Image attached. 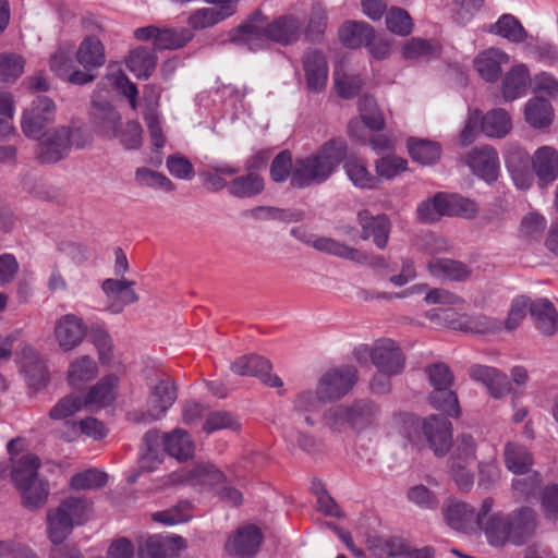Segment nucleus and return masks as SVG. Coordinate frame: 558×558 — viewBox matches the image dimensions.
<instances>
[{
	"mask_svg": "<svg viewBox=\"0 0 558 558\" xmlns=\"http://www.w3.org/2000/svg\"><path fill=\"white\" fill-rule=\"evenodd\" d=\"M303 35V21L294 14H283L271 22L260 10H255L242 24L230 32V41L248 46L251 50L260 47L265 39L282 46L293 45Z\"/></svg>",
	"mask_w": 558,
	"mask_h": 558,
	"instance_id": "nucleus-1",
	"label": "nucleus"
},
{
	"mask_svg": "<svg viewBox=\"0 0 558 558\" xmlns=\"http://www.w3.org/2000/svg\"><path fill=\"white\" fill-rule=\"evenodd\" d=\"M347 155L342 138H331L306 157L296 158L291 175V186L304 189L327 181Z\"/></svg>",
	"mask_w": 558,
	"mask_h": 558,
	"instance_id": "nucleus-2",
	"label": "nucleus"
},
{
	"mask_svg": "<svg viewBox=\"0 0 558 558\" xmlns=\"http://www.w3.org/2000/svg\"><path fill=\"white\" fill-rule=\"evenodd\" d=\"M36 148V158L41 163H56L64 159L72 147L82 149L92 144L90 133L81 126H59L46 132L39 138Z\"/></svg>",
	"mask_w": 558,
	"mask_h": 558,
	"instance_id": "nucleus-3",
	"label": "nucleus"
},
{
	"mask_svg": "<svg viewBox=\"0 0 558 558\" xmlns=\"http://www.w3.org/2000/svg\"><path fill=\"white\" fill-rule=\"evenodd\" d=\"M90 505L86 499L69 497L56 509L47 512V532L54 545H60L75 525L85 523L90 517Z\"/></svg>",
	"mask_w": 558,
	"mask_h": 558,
	"instance_id": "nucleus-4",
	"label": "nucleus"
},
{
	"mask_svg": "<svg viewBox=\"0 0 558 558\" xmlns=\"http://www.w3.org/2000/svg\"><path fill=\"white\" fill-rule=\"evenodd\" d=\"M177 400V388L169 378H160L150 387L146 410H134L126 414L134 424H149L161 420Z\"/></svg>",
	"mask_w": 558,
	"mask_h": 558,
	"instance_id": "nucleus-5",
	"label": "nucleus"
},
{
	"mask_svg": "<svg viewBox=\"0 0 558 558\" xmlns=\"http://www.w3.org/2000/svg\"><path fill=\"white\" fill-rule=\"evenodd\" d=\"M476 524L485 533L492 546L500 547L511 543L510 522L508 514L493 512V499L486 498L476 513Z\"/></svg>",
	"mask_w": 558,
	"mask_h": 558,
	"instance_id": "nucleus-6",
	"label": "nucleus"
},
{
	"mask_svg": "<svg viewBox=\"0 0 558 558\" xmlns=\"http://www.w3.org/2000/svg\"><path fill=\"white\" fill-rule=\"evenodd\" d=\"M357 380V369L342 365L326 372L317 384V395L323 401H335L345 396Z\"/></svg>",
	"mask_w": 558,
	"mask_h": 558,
	"instance_id": "nucleus-7",
	"label": "nucleus"
},
{
	"mask_svg": "<svg viewBox=\"0 0 558 558\" xmlns=\"http://www.w3.org/2000/svg\"><path fill=\"white\" fill-rule=\"evenodd\" d=\"M56 118V105L46 96H38L22 116V131L31 138H39Z\"/></svg>",
	"mask_w": 558,
	"mask_h": 558,
	"instance_id": "nucleus-8",
	"label": "nucleus"
},
{
	"mask_svg": "<svg viewBox=\"0 0 558 558\" xmlns=\"http://www.w3.org/2000/svg\"><path fill=\"white\" fill-rule=\"evenodd\" d=\"M371 361L379 373L388 377L402 373L405 355L398 343L388 338L376 340L369 349Z\"/></svg>",
	"mask_w": 558,
	"mask_h": 558,
	"instance_id": "nucleus-9",
	"label": "nucleus"
},
{
	"mask_svg": "<svg viewBox=\"0 0 558 558\" xmlns=\"http://www.w3.org/2000/svg\"><path fill=\"white\" fill-rule=\"evenodd\" d=\"M412 425L415 428H421L429 447L438 457H444L448 453L451 447V422L441 415H430L424 421L418 418H411Z\"/></svg>",
	"mask_w": 558,
	"mask_h": 558,
	"instance_id": "nucleus-10",
	"label": "nucleus"
},
{
	"mask_svg": "<svg viewBox=\"0 0 558 558\" xmlns=\"http://www.w3.org/2000/svg\"><path fill=\"white\" fill-rule=\"evenodd\" d=\"M88 327L82 317L75 314L60 316L53 326V337L59 348L69 352L76 349L87 336Z\"/></svg>",
	"mask_w": 558,
	"mask_h": 558,
	"instance_id": "nucleus-11",
	"label": "nucleus"
},
{
	"mask_svg": "<svg viewBox=\"0 0 558 558\" xmlns=\"http://www.w3.org/2000/svg\"><path fill=\"white\" fill-rule=\"evenodd\" d=\"M90 120L94 129L101 136L111 140L119 135L122 118L109 101L94 98L90 108Z\"/></svg>",
	"mask_w": 558,
	"mask_h": 558,
	"instance_id": "nucleus-12",
	"label": "nucleus"
},
{
	"mask_svg": "<svg viewBox=\"0 0 558 558\" xmlns=\"http://www.w3.org/2000/svg\"><path fill=\"white\" fill-rule=\"evenodd\" d=\"M270 369V362L256 354L240 356L231 364V371L239 376H255L269 387H281L282 380Z\"/></svg>",
	"mask_w": 558,
	"mask_h": 558,
	"instance_id": "nucleus-13",
	"label": "nucleus"
},
{
	"mask_svg": "<svg viewBox=\"0 0 558 558\" xmlns=\"http://www.w3.org/2000/svg\"><path fill=\"white\" fill-rule=\"evenodd\" d=\"M466 163L474 174L486 182L496 181L499 174V157L497 150L488 145L474 147L466 156Z\"/></svg>",
	"mask_w": 558,
	"mask_h": 558,
	"instance_id": "nucleus-14",
	"label": "nucleus"
},
{
	"mask_svg": "<svg viewBox=\"0 0 558 558\" xmlns=\"http://www.w3.org/2000/svg\"><path fill=\"white\" fill-rule=\"evenodd\" d=\"M134 286L135 281L125 278H108L102 281L101 289L111 301L108 305L111 313L119 314L125 305L134 304L140 300L138 294L133 289Z\"/></svg>",
	"mask_w": 558,
	"mask_h": 558,
	"instance_id": "nucleus-15",
	"label": "nucleus"
},
{
	"mask_svg": "<svg viewBox=\"0 0 558 558\" xmlns=\"http://www.w3.org/2000/svg\"><path fill=\"white\" fill-rule=\"evenodd\" d=\"M357 221L361 227V239H372L375 245L383 250L387 246L391 222L385 214L373 216L368 210L357 214Z\"/></svg>",
	"mask_w": 558,
	"mask_h": 558,
	"instance_id": "nucleus-16",
	"label": "nucleus"
},
{
	"mask_svg": "<svg viewBox=\"0 0 558 558\" xmlns=\"http://www.w3.org/2000/svg\"><path fill=\"white\" fill-rule=\"evenodd\" d=\"M186 547L185 541L179 535H149L138 542L140 558H166L178 554Z\"/></svg>",
	"mask_w": 558,
	"mask_h": 558,
	"instance_id": "nucleus-17",
	"label": "nucleus"
},
{
	"mask_svg": "<svg viewBox=\"0 0 558 558\" xmlns=\"http://www.w3.org/2000/svg\"><path fill=\"white\" fill-rule=\"evenodd\" d=\"M302 63L308 90L314 93L323 90L328 76L327 60L324 53L318 49H308L303 54Z\"/></svg>",
	"mask_w": 558,
	"mask_h": 558,
	"instance_id": "nucleus-18",
	"label": "nucleus"
},
{
	"mask_svg": "<svg viewBox=\"0 0 558 558\" xmlns=\"http://www.w3.org/2000/svg\"><path fill=\"white\" fill-rule=\"evenodd\" d=\"M263 535L258 527L247 525L240 529L226 544L227 551L239 558H251L256 555L262 544Z\"/></svg>",
	"mask_w": 558,
	"mask_h": 558,
	"instance_id": "nucleus-19",
	"label": "nucleus"
},
{
	"mask_svg": "<svg viewBox=\"0 0 558 558\" xmlns=\"http://www.w3.org/2000/svg\"><path fill=\"white\" fill-rule=\"evenodd\" d=\"M171 480L177 484L215 485L222 482L225 475L213 464L201 463L172 473Z\"/></svg>",
	"mask_w": 558,
	"mask_h": 558,
	"instance_id": "nucleus-20",
	"label": "nucleus"
},
{
	"mask_svg": "<svg viewBox=\"0 0 558 558\" xmlns=\"http://www.w3.org/2000/svg\"><path fill=\"white\" fill-rule=\"evenodd\" d=\"M532 167L541 185L553 183L558 179V150L551 146L537 148Z\"/></svg>",
	"mask_w": 558,
	"mask_h": 558,
	"instance_id": "nucleus-21",
	"label": "nucleus"
},
{
	"mask_svg": "<svg viewBox=\"0 0 558 558\" xmlns=\"http://www.w3.org/2000/svg\"><path fill=\"white\" fill-rule=\"evenodd\" d=\"M21 367L31 387L39 389L48 381V371L44 360L29 345H25L22 349Z\"/></svg>",
	"mask_w": 558,
	"mask_h": 558,
	"instance_id": "nucleus-22",
	"label": "nucleus"
},
{
	"mask_svg": "<svg viewBox=\"0 0 558 558\" xmlns=\"http://www.w3.org/2000/svg\"><path fill=\"white\" fill-rule=\"evenodd\" d=\"M510 522L511 543L523 545L535 532V511L529 507H522L508 514Z\"/></svg>",
	"mask_w": 558,
	"mask_h": 558,
	"instance_id": "nucleus-23",
	"label": "nucleus"
},
{
	"mask_svg": "<svg viewBox=\"0 0 558 558\" xmlns=\"http://www.w3.org/2000/svg\"><path fill=\"white\" fill-rule=\"evenodd\" d=\"M470 376L472 379L483 383L490 395L497 399L506 396L511 389L508 377L494 367L475 365L471 367Z\"/></svg>",
	"mask_w": 558,
	"mask_h": 558,
	"instance_id": "nucleus-24",
	"label": "nucleus"
},
{
	"mask_svg": "<svg viewBox=\"0 0 558 558\" xmlns=\"http://www.w3.org/2000/svg\"><path fill=\"white\" fill-rule=\"evenodd\" d=\"M509 62L502 50L490 48L481 52L474 60L478 74L487 82H496L501 74V65Z\"/></svg>",
	"mask_w": 558,
	"mask_h": 558,
	"instance_id": "nucleus-25",
	"label": "nucleus"
},
{
	"mask_svg": "<svg viewBox=\"0 0 558 558\" xmlns=\"http://www.w3.org/2000/svg\"><path fill=\"white\" fill-rule=\"evenodd\" d=\"M436 201L442 216L474 218L477 214L476 204L458 194L437 193Z\"/></svg>",
	"mask_w": 558,
	"mask_h": 558,
	"instance_id": "nucleus-26",
	"label": "nucleus"
},
{
	"mask_svg": "<svg viewBox=\"0 0 558 558\" xmlns=\"http://www.w3.org/2000/svg\"><path fill=\"white\" fill-rule=\"evenodd\" d=\"M235 12L234 5H221L197 9L187 19L189 26L194 31L213 27Z\"/></svg>",
	"mask_w": 558,
	"mask_h": 558,
	"instance_id": "nucleus-27",
	"label": "nucleus"
},
{
	"mask_svg": "<svg viewBox=\"0 0 558 558\" xmlns=\"http://www.w3.org/2000/svg\"><path fill=\"white\" fill-rule=\"evenodd\" d=\"M427 269L436 278L452 281H464L472 272L468 265L449 258H433L428 262Z\"/></svg>",
	"mask_w": 558,
	"mask_h": 558,
	"instance_id": "nucleus-28",
	"label": "nucleus"
},
{
	"mask_svg": "<svg viewBox=\"0 0 558 558\" xmlns=\"http://www.w3.org/2000/svg\"><path fill=\"white\" fill-rule=\"evenodd\" d=\"M527 306L537 329L546 336L553 335L558 324L554 304L546 299H539L531 302Z\"/></svg>",
	"mask_w": 558,
	"mask_h": 558,
	"instance_id": "nucleus-29",
	"label": "nucleus"
},
{
	"mask_svg": "<svg viewBox=\"0 0 558 558\" xmlns=\"http://www.w3.org/2000/svg\"><path fill=\"white\" fill-rule=\"evenodd\" d=\"M76 60L85 70H97L106 63L105 46L97 37L88 36L80 44Z\"/></svg>",
	"mask_w": 558,
	"mask_h": 558,
	"instance_id": "nucleus-30",
	"label": "nucleus"
},
{
	"mask_svg": "<svg viewBox=\"0 0 558 558\" xmlns=\"http://www.w3.org/2000/svg\"><path fill=\"white\" fill-rule=\"evenodd\" d=\"M119 378L108 375L93 386L84 399L85 407L104 408L111 404L117 395Z\"/></svg>",
	"mask_w": 558,
	"mask_h": 558,
	"instance_id": "nucleus-31",
	"label": "nucleus"
},
{
	"mask_svg": "<svg viewBox=\"0 0 558 558\" xmlns=\"http://www.w3.org/2000/svg\"><path fill=\"white\" fill-rule=\"evenodd\" d=\"M374 28L363 21H347L339 29L341 43L349 48H360L374 39Z\"/></svg>",
	"mask_w": 558,
	"mask_h": 558,
	"instance_id": "nucleus-32",
	"label": "nucleus"
},
{
	"mask_svg": "<svg viewBox=\"0 0 558 558\" xmlns=\"http://www.w3.org/2000/svg\"><path fill=\"white\" fill-rule=\"evenodd\" d=\"M380 410L371 400H359L350 405L349 425L355 430H363L378 422Z\"/></svg>",
	"mask_w": 558,
	"mask_h": 558,
	"instance_id": "nucleus-33",
	"label": "nucleus"
},
{
	"mask_svg": "<svg viewBox=\"0 0 558 558\" xmlns=\"http://www.w3.org/2000/svg\"><path fill=\"white\" fill-rule=\"evenodd\" d=\"M447 524L453 530L468 532L476 522V513L465 502H452L442 509Z\"/></svg>",
	"mask_w": 558,
	"mask_h": 558,
	"instance_id": "nucleus-34",
	"label": "nucleus"
},
{
	"mask_svg": "<svg viewBox=\"0 0 558 558\" xmlns=\"http://www.w3.org/2000/svg\"><path fill=\"white\" fill-rule=\"evenodd\" d=\"M407 147L411 158L423 166L437 163L441 156V147L434 141L411 137Z\"/></svg>",
	"mask_w": 558,
	"mask_h": 558,
	"instance_id": "nucleus-35",
	"label": "nucleus"
},
{
	"mask_svg": "<svg viewBox=\"0 0 558 558\" xmlns=\"http://www.w3.org/2000/svg\"><path fill=\"white\" fill-rule=\"evenodd\" d=\"M530 83L529 70L524 64L512 66L502 80V95L507 101L514 100L525 93Z\"/></svg>",
	"mask_w": 558,
	"mask_h": 558,
	"instance_id": "nucleus-36",
	"label": "nucleus"
},
{
	"mask_svg": "<svg viewBox=\"0 0 558 558\" xmlns=\"http://www.w3.org/2000/svg\"><path fill=\"white\" fill-rule=\"evenodd\" d=\"M264 179L256 172L238 175L228 183V192L238 198H251L264 191Z\"/></svg>",
	"mask_w": 558,
	"mask_h": 558,
	"instance_id": "nucleus-37",
	"label": "nucleus"
},
{
	"mask_svg": "<svg viewBox=\"0 0 558 558\" xmlns=\"http://www.w3.org/2000/svg\"><path fill=\"white\" fill-rule=\"evenodd\" d=\"M40 459L34 453H27L13 462L11 478L14 486L24 487L37 478L40 468Z\"/></svg>",
	"mask_w": 558,
	"mask_h": 558,
	"instance_id": "nucleus-38",
	"label": "nucleus"
},
{
	"mask_svg": "<svg viewBox=\"0 0 558 558\" xmlns=\"http://www.w3.org/2000/svg\"><path fill=\"white\" fill-rule=\"evenodd\" d=\"M511 128V118L502 108L492 109L482 116V132L488 137L502 138Z\"/></svg>",
	"mask_w": 558,
	"mask_h": 558,
	"instance_id": "nucleus-39",
	"label": "nucleus"
},
{
	"mask_svg": "<svg viewBox=\"0 0 558 558\" xmlns=\"http://www.w3.org/2000/svg\"><path fill=\"white\" fill-rule=\"evenodd\" d=\"M313 247L317 251L325 252L340 258L350 259L355 263H364L367 260L366 253L327 236L315 238L313 241Z\"/></svg>",
	"mask_w": 558,
	"mask_h": 558,
	"instance_id": "nucleus-40",
	"label": "nucleus"
},
{
	"mask_svg": "<svg viewBox=\"0 0 558 558\" xmlns=\"http://www.w3.org/2000/svg\"><path fill=\"white\" fill-rule=\"evenodd\" d=\"M504 457L507 469L518 475L529 473L533 465L532 454L526 447L517 442L505 446Z\"/></svg>",
	"mask_w": 558,
	"mask_h": 558,
	"instance_id": "nucleus-41",
	"label": "nucleus"
},
{
	"mask_svg": "<svg viewBox=\"0 0 558 558\" xmlns=\"http://www.w3.org/2000/svg\"><path fill=\"white\" fill-rule=\"evenodd\" d=\"M157 65V57L146 47H137L130 51L126 59L128 69L138 78L147 80Z\"/></svg>",
	"mask_w": 558,
	"mask_h": 558,
	"instance_id": "nucleus-42",
	"label": "nucleus"
},
{
	"mask_svg": "<svg viewBox=\"0 0 558 558\" xmlns=\"http://www.w3.org/2000/svg\"><path fill=\"white\" fill-rule=\"evenodd\" d=\"M328 17L325 8L319 2L311 4L306 25L303 24V35L310 43L322 41L327 28Z\"/></svg>",
	"mask_w": 558,
	"mask_h": 558,
	"instance_id": "nucleus-43",
	"label": "nucleus"
},
{
	"mask_svg": "<svg viewBox=\"0 0 558 558\" xmlns=\"http://www.w3.org/2000/svg\"><path fill=\"white\" fill-rule=\"evenodd\" d=\"M16 489L21 494L22 505L31 510L43 507L49 496V484L40 477Z\"/></svg>",
	"mask_w": 558,
	"mask_h": 558,
	"instance_id": "nucleus-44",
	"label": "nucleus"
},
{
	"mask_svg": "<svg viewBox=\"0 0 558 558\" xmlns=\"http://www.w3.org/2000/svg\"><path fill=\"white\" fill-rule=\"evenodd\" d=\"M488 32L517 44L527 38V33L520 21L511 14L501 15L496 23L488 27Z\"/></svg>",
	"mask_w": 558,
	"mask_h": 558,
	"instance_id": "nucleus-45",
	"label": "nucleus"
},
{
	"mask_svg": "<svg viewBox=\"0 0 558 558\" xmlns=\"http://www.w3.org/2000/svg\"><path fill=\"white\" fill-rule=\"evenodd\" d=\"M454 328L472 333H495L502 329V322L478 314L461 318Z\"/></svg>",
	"mask_w": 558,
	"mask_h": 558,
	"instance_id": "nucleus-46",
	"label": "nucleus"
},
{
	"mask_svg": "<svg viewBox=\"0 0 558 558\" xmlns=\"http://www.w3.org/2000/svg\"><path fill=\"white\" fill-rule=\"evenodd\" d=\"M165 449L178 460H186L193 456L194 444L187 432L177 428L165 436Z\"/></svg>",
	"mask_w": 558,
	"mask_h": 558,
	"instance_id": "nucleus-47",
	"label": "nucleus"
},
{
	"mask_svg": "<svg viewBox=\"0 0 558 558\" xmlns=\"http://www.w3.org/2000/svg\"><path fill=\"white\" fill-rule=\"evenodd\" d=\"M525 120L534 128H544L550 124L553 109L550 102L541 97L530 99L525 106Z\"/></svg>",
	"mask_w": 558,
	"mask_h": 558,
	"instance_id": "nucleus-48",
	"label": "nucleus"
},
{
	"mask_svg": "<svg viewBox=\"0 0 558 558\" xmlns=\"http://www.w3.org/2000/svg\"><path fill=\"white\" fill-rule=\"evenodd\" d=\"M451 387L452 386L434 388L428 399L436 410L442 411L450 416H459L460 408L458 397Z\"/></svg>",
	"mask_w": 558,
	"mask_h": 558,
	"instance_id": "nucleus-49",
	"label": "nucleus"
},
{
	"mask_svg": "<svg viewBox=\"0 0 558 558\" xmlns=\"http://www.w3.org/2000/svg\"><path fill=\"white\" fill-rule=\"evenodd\" d=\"M193 37L192 31L184 27L159 29L156 48L159 50L179 49L191 41Z\"/></svg>",
	"mask_w": 558,
	"mask_h": 558,
	"instance_id": "nucleus-50",
	"label": "nucleus"
},
{
	"mask_svg": "<svg viewBox=\"0 0 558 558\" xmlns=\"http://www.w3.org/2000/svg\"><path fill=\"white\" fill-rule=\"evenodd\" d=\"M71 435H63L62 438L66 441L75 440L81 434L92 437L95 440H100L106 437L108 430L102 422L95 417H86L78 423H71Z\"/></svg>",
	"mask_w": 558,
	"mask_h": 558,
	"instance_id": "nucleus-51",
	"label": "nucleus"
},
{
	"mask_svg": "<svg viewBox=\"0 0 558 558\" xmlns=\"http://www.w3.org/2000/svg\"><path fill=\"white\" fill-rule=\"evenodd\" d=\"M359 110L362 121L371 130L381 131L385 128L384 116L374 97L365 95L359 100Z\"/></svg>",
	"mask_w": 558,
	"mask_h": 558,
	"instance_id": "nucleus-52",
	"label": "nucleus"
},
{
	"mask_svg": "<svg viewBox=\"0 0 558 558\" xmlns=\"http://www.w3.org/2000/svg\"><path fill=\"white\" fill-rule=\"evenodd\" d=\"M320 402H324L319 396L311 390L298 393L292 402L293 412L300 416H304L307 425L314 426L315 422L311 417V413L319 410Z\"/></svg>",
	"mask_w": 558,
	"mask_h": 558,
	"instance_id": "nucleus-53",
	"label": "nucleus"
},
{
	"mask_svg": "<svg viewBox=\"0 0 558 558\" xmlns=\"http://www.w3.org/2000/svg\"><path fill=\"white\" fill-rule=\"evenodd\" d=\"M97 374V365L89 356H81L73 361L68 371V379L72 386H78L93 379Z\"/></svg>",
	"mask_w": 558,
	"mask_h": 558,
	"instance_id": "nucleus-54",
	"label": "nucleus"
},
{
	"mask_svg": "<svg viewBox=\"0 0 558 558\" xmlns=\"http://www.w3.org/2000/svg\"><path fill=\"white\" fill-rule=\"evenodd\" d=\"M98 351L99 361L108 364L113 357V343L110 335L101 326L95 325L88 328L87 336Z\"/></svg>",
	"mask_w": 558,
	"mask_h": 558,
	"instance_id": "nucleus-55",
	"label": "nucleus"
},
{
	"mask_svg": "<svg viewBox=\"0 0 558 558\" xmlns=\"http://www.w3.org/2000/svg\"><path fill=\"white\" fill-rule=\"evenodd\" d=\"M24 59L14 53L0 54V84L15 82L24 71Z\"/></svg>",
	"mask_w": 558,
	"mask_h": 558,
	"instance_id": "nucleus-56",
	"label": "nucleus"
},
{
	"mask_svg": "<svg viewBox=\"0 0 558 558\" xmlns=\"http://www.w3.org/2000/svg\"><path fill=\"white\" fill-rule=\"evenodd\" d=\"M240 428L241 424L239 421L230 412L227 411H215L209 413L203 425V429L207 434L220 429H231L236 432Z\"/></svg>",
	"mask_w": 558,
	"mask_h": 558,
	"instance_id": "nucleus-57",
	"label": "nucleus"
},
{
	"mask_svg": "<svg viewBox=\"0 0 558 558\" xmlns=\"http://www.w3.org/2000/svg\"><path fill=\"white\" fill-rule=\"evenodd\" d=\"M345 172L353 184L361 189H372L377 183V178L372 175L366 167L359 160L350 159L344 165Z\"/></svg>",
	"mask_w": 558,
	"mask_h": 558,
	"instance_id": "nucleus-58",
	"label": "nucleus"
},
{
	"mask_svg": "<svg viewBox=\"0 0 558 558\" xmlns=\"http://www.w3.org/2000/svg\"><path fill=\"white\" fill-rule=\"evenodd\" d=\"M484 2L485 0H453L452 20L461 26L468 24L482 9Z\"/></svg>",
	"mask_w": 558,
	"mask_h": 558,
	"instance_id": "nucleus-59",
	"label": "nucleus"
},
{
	"mask_svg": "<svg viewBox=\"0 0 558 558\" xmlns=\"http://www.w3.org/2000/svg\"><path fill=\"white\" fill-rule=\"evenodd\" d=\"M387 28L400 36H407L412 31V19L409 13L400 8H392L386 15Z\"/></svg>",
	"mask_w": 558,
	"mask_h": 558,
	"instance_id": "nucleus-60",
	"label": "nucleus"
},
{
	"mask_svg": "<svg viewBox=\"0 0 558 558\" xmlns=\"http://www.w3.org/2000/svg\"><path fill=\"white\" fill-rule=\"evenodd\" d=\"M294 162L292 161V154L290 150L284 149L280 151L270 165V178L275 182H284L289 177L291 178Z\"/></svg>",
	"mask_w": 558,
	"mask_h": 558,
	"instance_id": "nucleus-61",
	"label": "nucleus"
},
{
	"mask_svg": "<svg viewBox=\"0 0 558 558\" xmlns=\"http://www.w3.org/2000/svg\"><path fill=\"white\" fill-rule=\"evenodd\" d=\"M107 483L106 473L90 469L85 472L76 473L71 478V486L74 489L100 488Z\"/></svg>",
	"mask_w": 558,
	"mask_h": 558,
	"instance_id": "nucleus-62",
	"label": "nucleus"
},
{
	"mask_svg": "<svg viewBox=\"0 0 558 558\" xmlns=\"http://www.w3.org/2000/svg\"><path fill=\"white\" fill-rule=\"evenodd\" d=\"M191 505L189 501H180L170 509L158 511L153 514V520L163 524H178L187 521Z\"/></svg>",
	"mask_w": 558,
	"mask_h": 558,
	"instance_id": "nucleus-63",
	"label": "nucleus"
},
{
	"mask_svg": "<svg viewBox=\"0 0 558 558\" xmlns=\"http://www.w3.org/2000/svg\"><path fill=\"white\" fill-rule=\"evenodd\" d=\"M84 405V400L78 396L68 395L60 399L50 410L49 416L52 420H64L76 412Z\"/></svg>",
	"mask_w": 558,
	"mask_h": 558,
	"instance_id": "nucleus-64",
	"label": "nucleus"
}]
</instances>
